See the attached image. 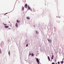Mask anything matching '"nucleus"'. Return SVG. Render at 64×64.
Masks as SVG:
<instances>
[{
    "mask_svg": "<svg viewBox=\"0 0 64 64\" xmlns=\"http://www.w3.org/2000/svg\"><path fill=\"white\" fill-rule=\"evenodd\" d=\"M32 56H34V54L33 53L32 54Z\"/></svg>",
    "mask_w": 64,
    "mask_h": 64,
    "instance_id": "nucleus-9",
    "label": "nucleus"
},
{
    "mask_svg": "<svg viewBox=\"0 0 64 64\" xmlns=\"http://www.w3.org/2000/svg\"><path fill=\"white\" fill-rule=\"evenodd\" d=\"M28 44H26V47H28Z\"/></svg>",
    "mask_w": 64,
    "mask_h": 64,
    "instance_id": "nucleus-13",
    "label": "nucleus"
},
{
    "mask_svg": "<svg viewBox=\"0 0 64 64\" xmlns=\"http://www.w3.org/2000/svg\"><path fill=\"white\" fill-rule=\"evenodd\" d=\"M52 59H53V57H52Z\"/></svg>",
    "mask_w": 64,
    "mask_h": 64,
    "instance_id": "nucleus-20",
    "label": "nucleus"
},
{
    "mask_svg": "<svg viewBox=\"0 0 64 64\" xmlns=\"http://www.w3.org/2000/svg\"><path fill=\"white\" fill-rule=\"evenodd\" d=\"M5 28H8V26H5Z\"/></svg>",
    "mask_w": 64,
    "mask_h": 64,
    "instance_id": "nucleus-8",
    "label": "nucleus"
},
{
    "mask_svg": "<svg viewBox=\"0 0 64 64\" xmlns=\"http://www.w3.org/2000/svg\"><path fill=\"white\" fill-rule=\"evenodd\" d=\"M52 64H55V63L54 62H52Z\"/></svg>",
    "mask_w": 64,
    "mask_h": 64,
    "instance_id": "nucleus-14",
    "label": "nucleus"
},
{
    "mask_svg": "<svg viewBox=\"0 0 64 64\" xmlns=\"http://www.w3.org/2000/svg\"><path fill=\"white\" fill-rule=\"evenodd\" d=\"M38 64H39L40 63V62H38Z\"/></svg>",
    "mask_w": 64,
    "mask_h": 64,
    "instance_id": "nucleus-18",
    "label": "nucleus"
},
{
    "mask_svg": "<svg viewBox=\"0 0 64 64\" xmlns=\"http://www.w3.org/2000/svg\"><path fill=\"white\" fill-rule=\"evenodd\" d=\"M56 64H58L57 63H56Z\"/></svg>",
    "mask_w": 64,
    "mask_h": 64,
    "instance_id": "nucleus-27",
    "label": "nucleus"
},
{
    "mask_svg": "<svg viewBox=\"0 0 64 64\" xmlns=\"http://www.w3.org/2000/svg\"><path fill=\"white\" fill-rule=\"evenodd\" d=\"M4 25L5 26H6V25H7L6 24H4Z\"/></svg>",
    "mask_w": 64,
    "mask_h": 64,
    "instance_id": "nucleus-17",
    "label": "nucleus"
},
{
    "mask_svg": "<svg viewBox=\"0 0 64 64\" xmlns=\"http://www.w3.org/2000/svg\"><path fill=\"white\" fill-rule=\"evenodd\" d=\"M8 54H9V52H8Z\"/></svg>",
    "mask_w": 64,
    "mask_h": 64,
    "instance_id": "nucleus-25",
    "label": "nucleus"
},
{
    "mask_svg": "<svg viewBox=\"0 0 64 64\" xmlns=\"http://www.w3.org/2000/svg\"><path fill=\"white\" fill-rule=\"evenodd\" d=\"M48 58L49 61H50V57H49V56H48Z\"/></svg>",
    "mask_w": 64,
    "mask_h": 64,
    "instance_id": "nucleus-7",
    "label": "nucleus"
},
{
    "mask_svg": "<svg viewBox=\"0 0 64 64\" xmlns=\"http://www.w3.org/2000/svg\"><path fill=\"white\" fill-rule=\"evenodd\" d=\"M50 41H51V40H50Z\"/></svg>",
    "mask_w": 64,
    "mask_h": 64,
    "instance_id": "nucleus-29",
    "label": "nucleus"
},
{
    "mask_svg": "<svg viewBox=\"0 0 64 64\" xmlns=\"http://www.w3.org/2000/svg\"><path fill=\"white\" fill-rule=\"evenodd\" d=\"M18 24H17V22H16V24H15V26H16V27L18 28Z\"/></svg>",
    "mask_w": 64,
    "mask_h": 64,
    "instance_id": "nucleus-3",
    "label": "nucleus"
},
{
    "mask_svg": "<svg viewBox=\"0 0 64 64\" xmlns=\"http://www.w3.org/2000/svg\"><path fill=\"white\" fill-rule=\"evenodd\" d=\"M64 60V58H63L62 59V60Z\"/></svg>",
    "mask_w": 64,
    "mask_h": 64,
    "instance_id": "nucleus-26",
    "label": "nucleus"
},
{
    "mask_svg": "<svg viewBox=\"0 0 64 64\" xmlns=\"http://www.w3.org/2000/svg\"><path fill=\"white\" fill-rule=\"evenodd\" d=\"M24 6L26 8H27V6H28V5H27V4H25Z\"/></svg>",
    "mask_w": 64,
    "mask_h": 64,
    "instance_id": "nucleus-1",
    "label": "nucleus"
},
{
    "mask_svg": "<svg viewBox=\"0 0 64 64\" xmlns=\"http://www.w3.org/2000/svg\"><path fill=\"white\" fill-rule=\"evenodd\" d=\"M28 10H29L30 9V7H29V6H28Z\"/></svg>",
    "mask_w": 64,
    "mask_h": 64,
    "instance_id": "nucleus-10",
    "label": "nucleus"
},
{
    "mask_svg": "<svg viewBox=\"0 0 64 64\" xmlns=\"http://www.w3.org/2000/svg\"><path fill=\"white\" fill-rule=\"evenodd\" d=\"M22 10H24V7H23V6H22Z\"/></svg>",
    "mask_w": 64,
    "mask_h": 64,
    "instance_id": "nucleus-6",
    "label": "nucleus"
},
{
    "mask_svg": "<svg viewBox=\"0 0 64 64\" xmlns=\"http://www.w3.org/2000/svg\"><path fill=\"white\" fill-rule=\"evenodd\" d=\"M8 41H10V40H9Z\"/></svg>",
    "mask_w": 64,
    "mask_h": 64,
    "instance_id": "nucleus-28",
    "label": "nucleus"
},
{
    "mask_svg": "<svg viewBox=\"0 0 64 64\" xmlns=\"http://www.w3.org/2000/svg\"><path fill=\"white\" fill-rule=\"evenodd\" d=\"M36 60L37 62H40L39 61V60H38V58H36Z\"/></svg>",
    "mask_w": 64,
    "mask_h": 64,
    "instance_id": "nucleus-2",
    "label": "nucleus"
},
{
    "mask_svg": "<svg viewBox=\"0 0 64 64\" xmlns=\"http://www.w3.org/2000/svg\"><path fill=\"white\" fill-rule=\"evenodd\" d=\"M8 14V13H6V14H4V15H6V14Z\"/></svg>",
    "mask_w": 64,
    "mask_h": 64,
    "instance_id": "nucleus-21",
    "label": "nucleus"
},
{
    "mask_svg": "<svg viewBox=\"0 0 64 64\" xmlns=\"http://www.w3.org/2000/svg\"><path fill=\"white\" fill-rule=\"evenodd\" d=\"M63 62H64L63 61H62L61 62V63L62 64H63Z\"/></svg>",
    "mask_w": 64,
    "mask_h": 64,
    "instance_id": "nucleus-11",
    "label": "nucleus"
},
{
    "mask_svg": "<svg viewBox=\"0 0 64 64\" xmlns=\"http://www.w3.org/2000/svg\"><path fill=\"white\" fill-rule=\"evenodd\" d=\"M58 63L59 64H60V62H58Z\"/></svg>",
    "mask_w": 64,
    "mask_h": 64,
    "instance_id": "nucleus-16",
    "label": "nucleus"
},
{
    "mask_svg": "<svg viewBox=\"0 0 64 64\" xmlns=\"http://www.w3.org/2000/svg\"><path fill=\"white\" fill-rule=\"evenodd\" d=\"M2 52L1 51V50L0 49V53Z\"/></svg>",
    "mask_w": 64,
    "mask_h": 64,
    "instance_id": "nucleus-15",
    "label": "nucleus"
},
{
    "mask_svg": "<svg viewBox=\"0 0 64 64\" xmlns=\"http://www.w3.org/2000/svg\"><path fill=\"white\" fill-rule=\"evenodd\" d=\"M9 23H10V22H9Z\"/></svg>",
    "mask_w": 64,
    "mask_h": 64,
    "instance_id": "nucleus-24",
    "label": "nucleus"
},
{
    "mask_svg": "<svg viewBox=\"0 0 64 64\" xmlns=\"http://www.w3.org/2000/svg\"><path fill=\"white\" fill-rule=\"evenodd\" d=\"M26 19H28V20H29L30 19V18H29V17H26Z\"/></svg>",
    "mask_w": 64,
    "mask_h": 64,
    "instance_id": "nucleus-4",
    "label": "nucleus"
},
{
    "mask_svg": "<svg viewBox=\"0 0 64 64\" xmlns=\"http://www.w3.org/2000/svg\"><path fill=\"white\" fill-rule=\"evenodd\" d=\"M4 23H3V24H4Z\"/></svg>",
    "mask_w": 64,
    "mask_h": 64,
    "instance_id": "nucleus-30",
    "label": "nucleus"
},
{
    "mask_svg": "<svg viewBox=\"0 0 64 64\" xmlns=\"http://www.w3.org/2000/svg\"><path fill=\"white\" fill-rule=\"evenodd\" d=\"M35 27V26H34Z\"/></svg>",
    "mask_w": 64,
    "mask_h": 64,
    "instance_id": "nucleus-31",
    "label": "nucleus"
},
{
    "mask_svg": "<svg viewBox=\"0 0 64 64\" xmlns=\"http://www.w3.org/2000/svg\"><path fill=\"white\" fill-rule=\"evenodd\" d=\"M38 31H36V34H38Z\"/></svg>",
    "mask_w": 64,
    "mask_h": 64,
    "instance_id": "nucleus-12",
    "label": "nucleus"
},
{
    "mask_svg": "<svg viewBox=\"0 0 64 64\" xmlns=\"http://www.w3.org/2000/svg\"><path fill=\"white\" fill-rule=\"evenodd\" d=\"M48 41L49 42H50V40H49L48 39Z\"/></svg>",
    "mask_w": 64,
    "mask_h": 64,
    "instance_id": "nucleus-22",
    "label": "nucleus"
},
{
    "mask_svg": "<svg viewBox=\"0 0 64 64\" xmlns=\"http://www.w3.org/2000/svg\"><path fill=\"white\" fill-rule=\"evenodd\" d=\"M16 22L18 23H19L20 22V20H17Z\"/></svg>",
    "mask_w": 64,
    "mask_h": 64,
    "instance_id": "nucleus-5",
    "label": "nucleus"
},
{
    "mask_svg": "<svg viewBox=\"0 0 64 64\" xmlns=\"http://www.w3.org/2000/svg\"><path fill=\"white\" fill-rule=\"evenodd\" d=\"M52 57L53 58L54 57V56H53V55H52Z\"/></svg>",
    "mask_w": 64,
    "mask_h": 64,
    "instance_id": "nucleus-23",
    "label": "nucleus"
},
{
    "mask_svg": "<svg viewBox=\"0 0 64 64\" xmlns=\"http://www.w3.org/2000/svg\"><path fill=\"white\" fill-rule=\"evenodd\" d=\"M31 55V54L30 53V54H29V56H30V55Z\"/></svg>",
    "mask_w": 64,
    "mask_h": 64,
    "instance_id": "nucleus-19",
    "label": "nucleus"
}]
</instances>
